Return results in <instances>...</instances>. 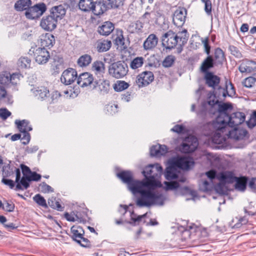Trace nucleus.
<instances>
[{
    "mask_svg": "<svg viewBox=\"0 0 256 256\" xmlns=\"http://www.w3.org/2000/svg\"><path fill=\"white\" fill-rule=\"evenodd\" d=\"M247 178L246 177L238 178L236 177L235 184V188L237 190L244 192L246 188Z\"/></svg>",
    "mask_w": 256,
    "mask_h": 256,
    "instance_id": "4c0bfd02",
    "label": "nucleus"
},
{
    "mask_svg": "<svg viewBox=\"0 0 256 256\" xmlns=\"http://www.w3.org/2000/svg\"><path fill=\"white\" fill-rule=\"evenodd\" d=\"M112 46V42L108 40H100L96 42V49L99 52H106Z\"/></svg>",
    "mask_w": 256,
    "mask_h": 256,
    "instance_id": "2f4dec72",
    "label": "nucleus"
},
{
    "mask_svg": "<svg viewBox=\"0 0 256 256\" xmlns=\"http://www.w3.org/2000/svg\"><path fill=\"white\" fill-rule=\"evenodd\" d=\"M15 124L20 132H28L32 130V127L29 125V122L26 120H16Z\"/></svg>",
    "mask_w": 256,
    "mask_h": 256,
    "instance_id": "f704fd0d",
    "label": "nucleus"
},
{
    "mask_svg": "<svg viewBox=\"0 0 256 256\" xmlns=\"http://www.w3.org/2000/svg\"><path fill=\"white\" fill-rule=\"evenodd\" d=\"M106 10V6L103 2H98L94 3L93 8L91 12L96 16L102 14Z\"/></svg>",
    "mask_w": 256,
    "mask_h": 256,
    "instance_id": "c756f323",
    "label": "nucleus"
},
{
    "mask_svg": "<svg viewBox=\"0 0 256 256\" xmlns=\"http://www.w3.org/2000/svg\"><path fill=\"white\" fill-rule=\"evenodd\" d=\"M94 0H80L78 3L80 9L84 12H90L93 8Z\"/></svg>",
    "mask_w": 256,
    "mask_h": 256,
    "instance_id": "7c9ffc66",
    "label": "nucleus"
},
{
    "mask_svg": "<svg viewBox=\"0 0 256 256\" xmlns=\"http://www.w3.org/2000/svg\"><path fill=\"white\" fill-rule=\"evenodd\" d=\"M176 34L172 30H169L162 36V44L166 49H172L176 44L178 45V40L176 39Z\"/></svg>",
    "mask_w": 256,
    "mask_h": 256,
    "instance_id": "6e6552de",
    "label": "nucleus"
},
{
    "mask_svg": "<svg viewBox=\"0 0 256 256\" xmlns=\"http://www.w3.org/2000/svg\"><path fill=\"white\" fill-rule=\"evenodd\" d=\"M40 189L42 192L44 193H49L54 192V189L44 182L40 184Z\"/></svg>",
    "mask_w": 256,
    "mask_h": 256,
    "instance_id": "603ef678",
    "label": "nucleus"
},
{
    "mask_svg": "<svg viewBox=\"0 0 256 256\" xmlns=\"http://www.w3.org/2000/svg\"><path fill=\"white\" fill-rule=\"evenodd\" d=\"M30 182L28 176H23L19 181V184L22 186L23 190L27 189L30 186L29 182Z\"/></svg>",
    "mask_w": 256,
    "mask_h": 256,
    "instance_id": "09e8293b",
    "label": "nucleus"
},
{
    "mask_svg": "<svg viewBox=\"0 0 256 256\" xmlns=\"http://www.w3.org/2000/svg\"><path fill=\"white\" fill-rule=\"evenodd\" d=\"M154 80V76L152 72L146 71L139 74L136 80V83L138 87H144L148 85Z\"/></svg>",
    "mask_w": 256,
    "mask_h": 256,
    "instance_id": "9d476101",
    "label": "nucleus"
},
{
    "mask_svg": "<svg viewBox=\"0 0 256 256\" xmlns=\"http://www.w3.org/2000/svg\"><path fill=\"white\" fill-rule=\"evenodd\" d=\"M90 56L85 54L80 56L77 61V64L80 67H86L89 65L92 62Z\"/></svg>",
    "mask_w": 256,
    "mask_h": 256,
    "instance_id": "e433bc0d",
    "label": "nucleus"
},
{
    "mask_svg": "<svg viewBox=\"0 0 256 256\" xmlns=\"http://www.w3.org/2000/svg\"><path fill=\"white\" fill-rule=\"evenodd\" d=\"M186 15V10L184 8L176 10L173 15V22L174 25L182 26L184 23Z\"/></svg>",
    "mask_w": 256,
    "mask_h": 256,
    "instance_id": "4468645a",
    "label": "nucleus"
},
{
    "mask_svg": "<svg viewBox=\"0 0 256 256\" xmlns=\"http://www.w3.org/2000/svg\"><path fill=\"white\" fill-rule=\"evenodd\" d=\"M10 164H8L7 165L4 166L2 168V175L4 177H8L10 176L12 172L10 171Z\"/></svg>",
    "mask_w": 256,
    "mask_h": 256,
    "instance_id": "69168bd1",
    "label": "nucleus"
},
{
    "mask_svg": "<svg viewBox=\"0 0 256 256\" xmlns=\"http://www.w3.org/2000/svg\"><path fill=\"white\" fill-rule=\"evenodd\" d=\"M144 62V58L142 56H138L134 58L130 64V68L133 70L141 67Z\"/></svg>",
    "mask_w": 256,
    "mask_h": 256,
    "instance_id": "58836bf2",
    "label": "nucleus"
},
{
    "mask_svg": "<svg viewBox=\"0 0 256 256\" xmlns=\"http://www.w3.org/2000/svg\"><path fill=\"white\" fill-rule=\"evenodd\" d=\"M21 133L22 136L20 139L22 144L25 145L27 144L30 140V134L28 132H22Z\"/></svg>",
    "mask_w": 256,
    "mask_h": 256,
    "instance_id": "5fc2aeb1",
    "label": "nucleus"
},
{
    "mask_svg": "<svg viewBox=\"0 0 256 256\" xmlns=\"http://www.w3.org/2000/svg\"><path fill=\"white\" fill-rule=\"evenodd\" d=\"M28 178L30 181H38L40 179L41 175L36 172H32L28 176Z\"/></svg>",
    "mask_w": 256,
    "mask_h": 256,
    "instance_id": "774afa93",
    "label": "nucleus"
},
{
    "mask_svg": "<svg viewBox=\"0 0 256 256\" xmlns=\"http://www.w3.org/2000/svg\"><path fill=\"white\" fill-rule=\"evenodd\" d=\"M214 58L218 64H222L224 60V55L220 48H216L214 52Z\"/></svg>",
    "mask_w": 256,
    "mask_h": 256,
    "instance_id": "a18cd8bd",
    "label": "nucleus"
},
{
    "mask_svg": "<svg viewBox=\"0 0 256 256\" xmlns=\"http://www.w3.org/2000/svg\"><path fill=\"white\" fill-rule=\"evenodd\" d=\"M32 4L31 0H18L14 4V8L18 12L26 11Z\"/></svg>",
    "mask_w": 256,
    "mask_h": 256,
    "instance_id": "c85d7f7f",
    "label": "nucleus"
},
{
    "mask_svg": "<svg viewBox=\"0 0 256 256\" xmlns=\"http://www.w3.org/2000/svg\"><path fill=\"white\" fill-rule=\"evenodd\" d=\"M198 144L197 138L194 136H190L184 140L179 146V150L183 153H190L196 150Z\"/></svg>",
    "mask_w": 256,
    "mask_h": 256,
    "instance_id": "0eeeda50",
    "label": "nucleus"
},
{
    "mask_svg": "<svg viewBox=\"0 0 256 256\" xmlns=\"http://www.w3.org/2000/svg\"><path fill=\"white\" fill-rule=\"evenodd\" d=\"M162 172V168L158 164H150L142 172L146 180L143 181L147 186L161 187L162 184L157 179L160 176Z\"/></svg>",
    "mask_w": 256,
    "mask_h": 256,
    "instance_id": "7ed1b4c3",
    "label": "nucleus"
},
{
    "mask_svg": "<svg viewBox=\"0 0 256 256\" xmlns=\"http://www.w3.org/2000/svg\"><path fill=\"white\" fill-rule=\"evenodd\" d=\"M72 238L78 243L80 244V240L84 234V230L80 226H74L71 228Z\"/></svg>",
    "mask_w": 256,
    "mask_h": 256,
    "instance_id": "bb28decb",
    "label": "nucleus"
},
{
    "mask_svg": "<svg viewBox=\"0 0 256 256\" xmlns=\"http://www.w3.org/2000/svg\"><path fill=\"white\" fill-rule=\"evenodd\" d=\"M168 148L165 145L157 144L150 148V154L152 156H160L167 153Z\"/></svg>",
    "mask_w": 256,
    "mask_h": 256,
    "instance_id": "a878e982",
    "label": "nucleus"
},
{
    "mask_svg": "<svg viewBox=\"0 0 256 256\" xmlns=\"http://www.w3.org/2000/svg\"><path fill=\"white\" fill-rule=\"evenodd\" d=\"M31 60L28 57H22L19 58L18 65L22 69L28 68L30 66Z\"/></svg>",
    "mask_w": 256,
    "mask_h": 256,
    "instance_id": "ea45409f",
    "label": "nucleus"
},
{
    "mask_svg": "<svg viewBox=\"0 0 256 256\" xmlns=\"http://www.w3.org/2000/svg\"><path fill=\"white\" fill-rule=\"evenodd\" d=\"M124 38L123 36V32L121 30H116V36L114 38V43L118 46L125 48H126L125 46Z\"/></svg>",
    "mask_w": 256,
    "mask_h": 256,
    "instance_id": "473e14b6",
    "label": "nucleus"
},
{
    "mask_svg": "<svg viewBox=\"0 0 256 256\" xmlns=\"http://www.w3.org/2000/svg\"><path fill=\"white\" fill-rule=\"evenodd\" d=\"M46 4L44 2H40L33 6H30L29 8L24 12L26 17L30 20L39 18L46 10Z\"/></svg>",
    "mask_w": 256,
    "mask_h": 256,
    "instance_id": "423d86ee",
    "label": "nucleus"
},
{
    "mask_svg": "<svg viewBox=\"0 0 256 256\" xmlns=\"http://www.w3.org/2000/svg\"><path fill=\"white\" fill-rule=\"evenodd\" d=\"M33 52L35 60L38 64L46 63L50 58L48 51L44 48H38Z\"/></svg>",
    "mask_w": 256,
    "mask_h": 256,
    "instance_id": "9b49d317",
    "label": "nucleus"
},
{
    "mask_svg": "<svg viewBox=\"0 0 256 256\" xmlns=\"http://www.w3.org/2000/svg\"><path fill=\"white\" fill-rule=\"evenodd\" d=\"M31 90L33 94L39 99L44 100L49 96V90L44 86L34 87Z\"/></svg>",
    "mask_w": 256,
    "mask_h": 256,
    "instance_id": "5701e85b",
    "label": "nucleus"
},
{
    "mask_svg": "<svg viewBox=\"0 0 256 256\" xmlns=\"http://www.w3.org/2000/svg\"><path fill=\"white\" fill-rule=\"evenodd\" d=\"M192 158H180L176 160L174 164L177 167L184 170H188L194 165Z\"/></svg>",
    "mask_w": 256,
    "mask_h": 256,
    "instance_id": "2eb2a0df",
    "label": "nucleus"
},
{
    "mask_svg": "<svg viewBox=\"0 0 256 256\" xmlns=\"http://www.w3.org/2000/svg\"><path fill=\"white\" fill-rule=\"evenodd\" d=\"M242 83L244 86L248 88H252L256 84L252 76L246 78Z\"/></svg>",
    "mask_w": 256,
    "mask_h": 256,
    "instance_id": "864d4df0",
    "label": "nucleus"
},
{
    "mask_svg": "<svg viewBox=\"0 0 256 256\" xmlns=\"http://www.w3.org/2000/svg\"><path fill=\"white\" fill-rule=\"evenodd\" d=\"M200 190L203 192H207L210 190V184L207 180H204L200 184Z\"/></svg>",
    "mask_w": 256,
    "mask_h": 256,
    "instance_id": "e2e57ef3",
    "label": "nucleus"
},
{
    "mask_svg": "<svg viewBox=\"0 0 256 256\" xmlns=\"http://www.w3.org/2000/svg\"><path fill=\"white\" fill-rule=\"evenodd\" d=\"M164 175L166 178L168 180L176 179L178 177L177 170L174 166L168 167Z\"/></svg>",
    "mask_w": 256,
    "mask_h": 256,
    "instance_id": "72a5a7b5",
    "label": "nucleus"
},
{
    "mask_svg": "<svg viewBox=\"0 0 256 256\" xmlns=\"http://www.w3.org/2000/svg\"><path fill=\"white\" fill-rule=\"evenodd\" d=\"M20 75L18 74H13L10 75V83L16 85L20 80Z\"/></svg>",
    "mask_w": 256,
    "mask_h": 256,
    "instance_id": "052dcab7",
    "label": "nucleus"
},
{
    "mask_svg": "<svg viewBox=\"0 0 256 256\" xmlns=\"http://www.w3.org/2000/svg\"><path fill=\"white\" fill-rule=\"evenodd\" d=\"M229 50H230L231 54L236 58H240L242 57V54L238 48L234 46H229Z\"/></svg>",
    "mask_w": 256,
    "mask_h": 256,
    "instance_id": "13d9d810",
    "label": "nucleus"
},
{
    "mask_svg": "<svg viewBox=\"0 0 256 256\" xmlns=\"http://www.w3.org/2000/svg\"><path fill=\"white\" fill-rule=\"evenodd\" d=\"M40 44L44 48V47H52L55 43L54 36L50 33L42 34L40 36Z\"/></svg>",
    "mask_w": 256,
    "mask_h": 256,
    "instance_id": "412c9836",
    "label": "nucleus"
},
{
    "mask_svg": "<svg viewBox=\"0 0 256 256\" xmlns=\"http://www.w3.org/2000/svg\"><path fill=\"white\" fill-rule=\"evenodd\" d=\"M33 199L34 201L36 202L38 205L46 208H48V205L46 202V200L44 198L43 196H42L40 194H36L34 198Z\"/></svg>",
    "mask_w": 256,
    "mask_h": 256,
    "instance_id": "49530a36",
    "label": "nucleus"
},
{
    "mask_svg": "<svg viewBox=\"0 0 256 256\" xmlns=\"http://www.w3.org/2000/svg\"><path fill=\"white\" fill-rule=\"evenodd\" d=\"M92 70L98 78H102L105 72L104 64L100 60L95 61L92 64Z\"/></svg>",
    "mask_w": 256,
    "mask_h": 256,
    "instance_id": "4be33fe9",
    "label": "nucleus"
},
{
    "mask_svg": "<svg viewBox=\"0 0 256 256\" xmlns=\"http://www.w3.org/2000/svg\"><path fill=\"white\" fill-rule=\"evenodd\" d=\"M204 4V10L208 15H210L212 14V2L210 0H204V1H202Z\"/></svg>",
    "mask_w": 256,
    "mask_h": 256,
    "instance_id": "4d7b16f0",
    "label": "nucleus"
},
{
    "mask_svg": "<svg viewBox=\"0 0 256 256\" xmlns=\"http://www.w3.org/2000/svg\"><path fill=\"white\" fill-rule=\"evenodd\" d=\"M214 62L212 57L210 56H208L202 62L200 66V70L205 74L210 72H208V70L214 67Z\"/></svg>",
    "mask_w": 256,
    "mask_h": 256,
    "instance_id": "393cba45",
    "label": "nucleus"
},
{
    "mask_svg": "<svg viewBox=\"0 0 256 256\" xmlns=\"http://www.w3.org/2000/svg\"><path fill=\"white\" fill-rule=\"evenodd\" d=\"M66 12L64 6L61 4L52 7L50 11V14L58 21L63 18Z\"/></svg>",
    "mask_w": 256,
    "mask_h": 256,
    "instance_id": "f3484780",
    "label": "nucleus"
},
{
    "mask_svg": "<svg viewBox=\"0 0 256 256\" xmlns=\"http://www.w3.org/2000/svg\"><path fill=\"white\" fill-rule=\"evenodd\" d=\"M230 128L228 127L226 131L223 133L221 132V135L224 138L223 141L225 140L226 136H228V138L234 140H238L242 139L248 134L246 130L238 129L236 127H233L234 129L230 130Z\"/></svg>",
    "mask_w": 256,
    "mask_h": 256,
    "instance_id": "1a4fd4ad",
    "label": "nucleus"
},
{
    "mask_svg": "<svg viewBox=\"0 0 256 256\" xmlns=\"http://www.w3.org/2000/svg\"><path fill=\"white\" fill-rule=\"evenodd\" d=\"M176 60L175 56L172 55L167 56L162 62V65L164 68H169L172 66Z\"/></svg>",
    "mask_w": 256,
    "mask_h": 256,
    "instance_id": "c03bdc74",
    "label": "nucleus"
},
{
    "mask_svg": "<svg viewBox=\"0 0 256 256\" xmlns=\"http://www.w3.org/2000/svg\"><path fill=\"white\" fill-rule=\"evenodd\" d=\"M232 108V105L228 103H223L218 105V110L219 114L211 124L212 127L214 130V132L218 128H220V127L221 128H224V125L226 124V122H224L225 120L228 118L229 116L227 112L228 110H231Z\"/></svg>",
    "mask_w": 256,
    "mask_h": 256,
    "instance_id": "20e7f679",
    "label": "nucleus"
},
{
    "mask_svg": "<svg viewBox=\"0 0 256 256\" xmlns=\"http://www.w3.org/2000/svg\"><path fill=\"white\" fill-rule=\"evenodd\" d=\"M16 190H23L22 186L19 184V181L20 179V171L19 168H16Z\"/></svg>",
    "mask_w": 256,
    "mask_h": 256,
    "instance_id": "680f3d73",
    "label": "nucleus"
},
{
    "mask_svg": "<svg viewBox=\"0 0 256 256\" xmlns=\"http://www.w3.org/2000/svg\"><path fill=\"white\" fill-rule=\"evenodd\" d=\"M108 70L111 76L119 79L126 76L128 70L126 63L122 61H118L110 64Z\"/></svg>",
    "mask_w": 256,
    "mask_h": 256,
    "instance_id": "39448f33",
    "label": "nucleus"
},
{
    "mask_svg": "<svg viewBox=\"0 0 256 256\" xmlns=\"http://www.w3.org/2000/svg\"><path fill=\"white\" fill-rule=\"evenodd\" d=\"M217 178L222 183H232L236 180V177L231 172H224L218 173Z\"/></svg>",
    "mask_w": 256,
    "mask_h": 256,
    "instance_id": "a211bd4d",
    "label": "nucleus"
},
{
    "mask_svg": "<svg viewBox=\"0 0 256 256\" xmlns=\"http://www.w3.org/2000/svg\"><path fill=\"white\" fill-rule=\"evenodd\" d=\"M2 208L6 212H12L14 210V204L12 202L6 201Z\"/></svg>",
    "mask_w": 256,
    "mask_h": 256,
    "instance_id": "bf43d9fd",
    "label": "nucleus"
},
{
    "mask_svg": "<svg viewBox=\"0 0 256 256\" xmlns=\"http://www.w3.org/2000/svg\"><path fill=\"white\" fill-rule=\"evenodd\" d=\"M214 95L219 98L221 99L222 98H224L227 95H229L228 92L224 88H222L220 86L218 87V90L215 92Z\"/></svg>",
    "mask_w": 256,
    "mask_h": 256,
    "instance_id": "de8ad7c7",
    "label": "nucleus"
},
{
    "mask_svg": "<svg viewBox=\"0 0 256 256\" xmlns=\"http://www.w3.org/2000/svg\"><path fill=\"white\" fill-rule=\"evenodd\" d=\"M176 39L178 40V46L180 47L184 45L188 40V36L187 30H184L182 32H178L176 34Z\"/></svg>",
    "mask_w": 256,
    "mask_h": 256,
    "instance_id": "c9c22d12",
    "label": "nucleus"
},
{
    "mask_svg": "<svg viewBox=\"0 0 256 256\" xmlns=\"http://www.w3.org/2000/svg\"><path fill=\"white\" fill-rule=\"evenodd\" d=\"M247 123L248 126L250 128H252L256 126V110L253 112L250 120Z\"/></svg>",
    "mask_w": 256,
    "mask_h": 256,
    "instance_id": "338daca9",
    "label": "nucleus"
},
{
    "mask_svg": "<svg viewBox=\"0 0 256 256\" xmlns=\"http://www.w3.org/2000/svg\"><path fill=\"white\" fill-rule=\"evenodd\" d=\"M144 24L140 20L130 23L128 27V31L131 34H140L142 32Z\"/></svg>",
    "mask_w": 256,
    "mask_h": 256,
    "instance_id": "cd10ccee",
    "label": "nucleus"
},
{
    "mask_svg": "<svg viewBox=\"0 0 256 256\" xmlns=\"http://www.w3.org/2000/svg\"><path fill=\"white\" fill-rule=\"evenodd\" d=\"M11 114V112L6 108H0V118L2 120H6Z\"/></svg>",
    "mask_w": 256,
    "mask_h": 256,
    "instance_id": "0e129e2a",
    "label": "nucleus"
},
{
    "mask_svg": "<svg viewBox=\"0 0 256 256\" xmlns=\"http://www.w3.org/2000/svg\"><path fill=\"white\" fill-rule=\"evenodd\" d=\"M204 78L206 84L209 87L216 89V87L218 86L220 82V78L212 72H208L205 74Z\"/></svg>",
    "mask_w": 256,
    "mask_h": 256,
    "instance_id": "dca6fc26",
    "label": "nucleus"
},
{
    "mask_svg": "<svg viewBox=\"0 0 256 256\" xmlns=\"http://www.w3.org/2000/svg\"><path fill=\"white\" fill-rule=\"evenodd\" d=\"M93 80L94 78L92 74L88 72H84L78 76L77 84L82 87H84L90 84Z\"/></svg>",
    "mask_w": 256,
    "mask_h": 256,
    "instance_id": "aec40b11",
    "label": "nucleus"
},
{
    "mask_svg": "<svg viewBox=\"0 0 256 256\" xmlns=\"http://www.w3.org/2000/svg\"><path fill=\"white\" fill-rule=\"evenodd\" d=\"M100 92L104 94H108L110 89V85L109 81L108 80H104L98 86Z\"/></svg>",
    "mask_w": 256,
    "mask_h": 256,
    "instance_id": "79ce46f5",
    "label": "nucleus"
},
{
    "mask_svg": "<svg viewBox=\"0 0 256 256\" xmlns=\"http://www.w3.org/2000/svg\"><path fill=\"white\" fill-rule=\"evenodd\" d=\"M117 176L124 183L128 184L129 190L134 194H140L136 201V204L139 207H149L154 204H163L162 196L151 190H146V187L152 186L146 185L144 181L134 180L131 172L123 171L118 174Z\"/></svg>",
    "mask_w": 256,
    "mask_h": 256,
    "instance_id": "f257e3e1",
    "label": "nucleus"
},
{
    "mask_svg": "<svg viewBox=\"0 0 256 256\" xmlns=\"http://www.w3.org/2000/svg\"><path fill=\"white\" fill-rule=\"evenodd\" d=\"M77 77L76 70L72 68L65 70L60 77V81L64 84L68 86L72 84Z\"/></svg>",
    "mask_w": 256,
    "mask_h": 256,
    "instance_id": "ddd939ff",
    "label": "nucleus"
},
{
    "mask_svg": "<svg viewBox=\"0 0 256 256\" xmlns=\"http://www.w3.org/2000/svg\"><path fill=\"white\" fill-rule=\"evenodd\" d=\"M130 84L124 80H118L114 84V88L116 92H122L128 88Z\"/></svg>",
    "mask_w": 256,
    "mask_h": 256,
    "instance_id": "a19ab883",
    "label": "nucleus"
},
{
    "mask_svg": "<svg viewBox=\"0 0 256 256\" xmlns=\"http://www.w3.org/2000/svg\"><path fill=\"white\" fill-rule=\"evenodd\" d=\"M58 22L57 20L49 14L42 18L40 26L46 30L52 31L56 28Z\"/></svg>",
    "mask_w": 256,
    "mask_h": 256,
    "instance_id": "f8f14e48",
    "label": "nucleus"
},
{
    "mask_svg": "<svg viewBox=\"0 0 256 256\" xmlns=\"http://www.w3.org/2000/svg\"><path fill=\"white\" fill-rule=\"evenodd\" d=\"M165 189L168 190H175L179 187V184L177 182H164Z\"/></svg>",
    "mask_w": 256,
    "mask_h": 256,
    "instance_id": "8fccbe9b",
    "label": "nucleus"
},
{
    "mask_svg": "<svg viewBox=\"0 0 256 256\" xmlns=\"http://www.w3.org/2000/svg\"><path fill=\"white\" fill-rule=\"evenodd\" d=\"M245 120V116L244 113L241 112H236L228 116V118L226 119V125H224V128H220L214 132L212 136V140L216 144H220L223 142L224 138L221 135V132H224L228 128V127H236L238 125L242 124Z\"/></svg>",
    "mask_w": 256,
    "mask_h": 256,
    "instance_id": "f03ea898",
    "label": "nucleus"
},
{
    "mask_svg": "<svg viewBox=\"0 0 256 256\" xmlns=\"http://www.w3.org/2000/svg\"><path fill=\"white\" fill-rule=\"evenodd\" d=\"M10 75V73L8 72H0V84L3 85L9 84Z\"/></svg>",
    "mask_w": 256,
    "mask_h": 256,
    "instance_id": "37998d69",
    "label": "nucleus"
},
{
    "mask_svg": "<svg viewBox=\"0 0 256 256\" xmlns=\"http://www.w3.org/2000/svg\"><path fill=\"white\" fill-rule=\"evenodd\" d=\"M146 214H145L143 215L138 216L136 218V214L134 212H131V214H130V217H131V220H132V222H128V223L133 226H134L135 225L134 223H136V222H140L142 219L146 216Z\"/></svg>",
    "mask_w": 256,
    "mask_h": 256,
    "instance_id": "3c124183",
    "label": "nucleus"
},
{
    "mask_svg": "<svg viewBox=\"0 0 256 256\" xmlns=\"http://www.w3.org/2000/svg\"><path fill=\"white\" fill-rule=\"evenodd\" d=\"M158 42V38L154 34H150L144 40L143 46L145 50H150L156 46Z\"/></svg>",
    "mask_w": 256,
    "mask_h": 256,
    "instance_id": "b1692460",
    "label": "nucleus"
},
{
    "mask_svg": "<svg viewBox=\"0 0 256 256\" xmlns=\"http://www.w3.org/2000/svg\"><path fill=\"white\" fill-rule=\"evenodd\" d=\"M64 217L68 220L70 222H76L78 221V222H82V220L81 218H79L77 215L74 216L72 214H70L68 212H66L64 214Z\"/></svg>",
    "mask_w": 256,
    "mask_h": 256,
    "instance_id": "6e6d98bb",
    "label": "nucleus"
},
{
    "mask_svg": "<svg viewBox=\"0 0 256 256\" xmlns=\"http://www.w3.org/2000/svg\"><path fill=\"white\" fill-rule=\"evenodd\" d=\"M114 28V24L110 22H105L98 28L99 34L104 36H108Z\"/></svg>",
    "mask_w": 256,
    "mask_h": 256,
    "instance_id": "6ab92c4d",
    "label": "nucleus"
}]
</instances>
